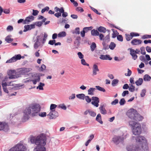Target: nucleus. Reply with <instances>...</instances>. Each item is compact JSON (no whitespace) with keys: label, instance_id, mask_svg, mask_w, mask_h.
I'll use <instances>...</instances> for the list:
<instances>
[{"label":"nucleus","instance_id":"f257e3e1","mask_svg":"<svg viewBox=\"0 0 151 151\" xmlns=\"http://www.w3.org/2000/svg\"><path fill=\"white\" fill-rule=\"evenodd\" d=\"M41 109V106L38 104L34 103L29 105L24 110V118L28 119L29 115H30L32 116L38 115L42 117L45 116L46 115V112H43L39 113Z\"/></svg>","mask_w":151,"mask_h":151},{"label":"nucleus","instance_id":"f03ea898","mask_svg":"<svg viewBox=\"0 0 151 151\" xmlns=\"http://www.w3.org/2000/svg\"><path fill=\"white\" fill-rule=\"evenodd\" d=\"M30 141L32 143H35L37 146H45L46 144V139L45 135H40L36 137H32Z\"/></svg>","mask_w":151,"mask_h":151},{"label":"nucleus","instance_id":"7ed1b4c3","mask_svg":"<svg viewBox=\"0 0 151 151\" xmlns=\"http://www.w3.org/2000/svg\"><path fill=\"white\" fill-rule=\"evenodd\" d=\"M127 115L131 119L136 121H141L143 119L137 111L133 109H131L128 110L127 113Z\"/></svg>","mask_w":151,"mask_h":151},{"label":"nucleus","instance_id":"20e7f679","mask_svg":"<svg viewBox=\"0 0 151 151\" xmlns=\"http://www.w3.org/2000/svg\"><path fill=\"white\" fill-rule=\"evenodd\" d=\"M135 139L137 143L141 145V151H149L146 144L147 140L144 137L141 136H137L135 137Z\"/></svg>","mask_w":151,"mask_h":151},{"label":"nucleus","instance_id":"39448f33","mask_svg":"<svg viewBox=\"0 0 151 151\" xmlns=\"http://www.w3.org/2000/svg\"><path fill=\"white\" fill-rule=\"evenodd\" d=\"M26 150V146L20 142L11 148L8 151H25Z\"/></svg>","mask_w":151,"mask_h":151},{"label":"nucleus","instance_id":"423d86ee","mask_svg":"<svg viewBox=\"0 0 151 151\" xmlns=\"http://www.w3.org/2000/svg\"><path fill=\"white\" fill-rule=\"evenodd\" d=\"M128 151H141V148L139 145L137 144L127 146L126 147Z\"/></svg>","mask_w":151,"mask_h":151},{"label":"nucleus","instance_id":"0eeeda50","mask_svg":"<svg viewBox=\"0 0 151 151\" xmlns=\"http://www.w3.org/2000/svg\"><path fill=\"white\" fill-rule=\"evenodd\" d=\"M124 138L121 136H114L112 138V141L116 145H118L120 142H123Z\"/></svg>","mask_w":151,"mask_h":151},{"label":"nucleus","instance_id":"6e6552de","mask_svg":"<svg viewBox=\"0 0 151 151\" xmlns=\"http://www.w3.org/2000/svg\"><path fill=\"white\" fill-rule=\"evenodd\" d=\"M21 56L20 54L15 55L14 56L10 59L6 61V63H10L16 61L17 60H20L21 58Z\"/></svg>","mask_w":151,"mask_h":151},{"label":"nucleus","instance_id":"1a4fd4ad","mask_svg":"<svg viewBox=\"0 0 151 151\" xmlns=\"http://www.w3.org/2000/svg\"><path fill=\"white\" fill-rule=\"evenodd\" d=\"M133 134L135 135H139L141 132V128L140 125L133 127L132 129Z\"/></svg>","mask_w":151,"mask_h":151},{"label":"nucleus","instance_id":"9d476101","mask_svg":"<svg viewBox=\"0 0 151 151\" xmlns=\"http://www.w3.org/2000/svg\"><path fill=\"white\" fill-rule=\"evenodd\" d=\"M8 129L9 126L7 123L0 122V131L3 130L5 131H7Z\"/></svg>","mask_w":151,"mask_h":151},{"label":"nucleus","instance_id":"9b49d317","mask_svg":"<svg viewBox=\"0 0 151 151\" xmlns=\"http://www.w3.org/2000/svg\"><path fill=\"white\" fill-rule=\"evenodd\" d=\"M92 100L93 101L91 102V104L96 107L99 106V99L97 97L93 96L91 98Z\"/></svg>","mask_w":151,"mask_h":151},{"label":"nucleus","instance_id":"f8f14e48","mask_svg":"<svg viewBox=\"0 0 151 151\" xmlns=\"http://www.w3.org/2000/svg\"><path fill=\"white\" fill-rule=\"evenodd\" d=\"M58 115V113L55 110L51 111L49 114L47 115V116H49V118L50 119L55 118Z\"/></svg>","mask_w":151,"mask_h":151},{"label":"nucleus","instance_id":"ddd939ff","mask_svg":"<svg viewBox=\"0 0 151 151\" xmlns=\"http://www.w3.org/2000/svg\"><path fill=\"white\" fill-rule=\"evenodd\" d=\"M130 55L132 56V58L134 60H136L138 57L137 55H136V53L135 52V50L132 49V48H129Z\"/></svg>","mask_w":151,"mask_h":151},{"label":"nucleus","instance_id":"4468645a","mask_svg":"<svg viewBox=\"0 0 151 151\" xmlns=\"http://www.w3.org/2000/svg\"><path fill=\"white\" fill-rule=\"evenodd\" d=\"M45 146L39 145L37 146L35 148L33 151H45V148L44 147Z\"/></svg>","mask_w":151,"mask_h":151},{"label":"nucleus","instance_id":"2eb2a0df","mask_svg":"<svg viewBox=\"0 0 151 151\" xmlns=\"http://www.w3.org/2000/svg\"><path fill=\"white\" fill-rule=\"evenodd\" d=\"M34 17L32 16L28 17L26 18L24 20L23 24H28L29 22H31L34 20Z\"/></svg>","mask_w":151,"mask_h":151},{"label":"nucleus","instance_id":"dca6fc26","mask_svg":"<svg viewBox=\"0 0 151 151\" xmlns=\"http://www.w3.org/2000/svg\"><path fill=\"white\" fill-rule=\"evenodd\" d=\"M81 37L80 36L77 37L74 42L75 46L77 48L80 45Z\"/></svg>","mask_w":151,"mask_h":151},{"label":"nucleus","instance_id":"f3484780","mask_svg":"<svg viewBox=\"0 0 151 151\" xmlns=\"http://www.w3.org/2000/svg\"><path fill=\"white\" fill-rule=\"evenodd\" d=\"M99 58L102 60H111L112 59V58L109 55H101Z\"/></svg>","mask_w":151,"mask_h":151},{"label":"nucleus","instance_id":"a211bd4d","mask_svg":"<svg viewBox=\"0 0 151 151\" xmlns=\"http://www.w3.org/2000/svg\"><path fill=\"white\" fill-rule=\"evenodd\" d=\"M15 72V71L14 70H11L9 71L8 74V75L9 76V79H15L17 78V77L15 75H12L13 74H14Z\"/></svg>","mask_w":151,"mask_h":151},{"label":"nucleus","instance_id":"6ab92c4d","mask_svg":"<svg viewBox=\"0 0 151 151\" xmlns=\"http://www.w3.org/2000/svg\"><path fill=\"white\" fill-rule=\"evenodd\" d=\"M99 69L98 68V66L96 64H94L93 67V76L97 74V72L99 71Z\"/></svg>","mask_w":151,"mask_h":151},{"label":"nucleus","instance_id":"aec40b11","mask_svg":"<svg viewBox=\"0 0 151 151\" xmlns=\"http://www.w3.org/2000/svg\"><path fill=\"white\" fill-rule=\"evenodd\" d=\"M142 41L137 39H135L132 40L131 43L132 45H138L142 43Z\"/></svg>","mask_w":151,"mask_h":151},{"label":"nucleus","instance_id":"412c9836","mask_svg":"<svg viewBox=\"0 0 151 151\" xmlns=\"http://www.w3.org/2000/svg\"><path fill=\"white\" fill-rule=\"evenodd\" d=\"M40 36H38L37 37L36 41L34 45V48L35 49H37L40 45V42H39L40 39Z\"/></svg>","mask_w":151,"mask_h":151},{"label":"nucleus","instance_id":"4be33fe9","mask_svg":"<svg viewBox=\"0 0 151 151\" xmlns=\"http://www.w3.org/2000/svg\"><path fill=\"white\" fill-rule=\"evenodd\" d=\"M96 89L93 88H90L88 90V94L91 95H93L94 94V92Z\"/></svg>","mask_w":151,"mask_h":151},{"label":"nucleus","instance_id":"5701e85b","mask_svg":"<svg viewBox=\"0 0 151 151\" xmlns=\"http://www.w3.org/2000/svg\"><path fill=\"white\" fill-rule=\"evenodd\" d=\"M99 109L101 114H106L107 111L105 108L103 107V105H101L100 107L99 108Z\"/></svg>","mask_w":151,"mask_h":151},{"label":"nucleus","instance_id":"b1692460","mask_svg":"<svg viewBox=\"0 0 151 151\" xmlns=\"http://www.w3.org/2000/svg\"><path fill=\"white\" fill-rule=\"evenodd\" d=\"M91 34L92 36H97L99 35V32L97 30L95 29H93L91 30Z\"/></svg>","mask_w":151,"mask_h":151},{"label":"nucleus","instance_id":"393cba45","mask_svg":"<svg viewBox=\"0 0 151 151\" xmlns=\"http://www.w3.org/2000/svg\"><path fill=\"white\" fill-rule=\"evenodd\" d=\"M98 31L100 32L105 33L107 31L106 29L102 26L99 27L98 29Z\"/></svg>","mask_w":151,"mask_h":151},{"label":"nucleus","instance_id":"a878e982","mask_svg":"<svg viewBox=\"0 0 151 151\" xmlns=\"http://www.w3.org/2000/svg\"><path fill=\"white\" fill-rule=\"evenodd\" d=\"M96 120L98 122L100 123L101 124H103V122L101 120V114H99L97 116Z\"/></svg>","mask_w":151,"mask_h":151},{"label":"nucleus","instance_id":"bb28decb","mask_svg":"<svg viewBox=\"0 0 151 151\" xmlns=\"http://www.w3.org/2000/svg\"><path fill=\"white\" fill-rule=\"evenodd\" d=\"M143 82V80L142 78H139L138 80L136 81L135 83L137 86L141 85Z\"/></svg>","mask_w":151,"mask_h":151},{"label":"nucleus","instance_id":"cd10ccee","mask_svg":"<svg viewBox=\"0 0 151 151\" xmlns=\"http://www.w3.org/2000/svg\"><path fill=\"white\" fill-rule=\"evenodd\" d=\"M129 90L131 92H133L135 90V87L132 84H129Z\"/></svg>","mask_w":151,"mask_h":151},{"label":"nucleus","instance_id":"c85d7f7f","mask_svg":"<svg viewBox=\"0 0 151 151\" xmlns=\"http://www.w3.org/2000/svg\"><path fill=\"white\" fill-rule=\"evenodd\" d=\"M110 41L109 33L103 39V42H109Z\"/></svg>","mask_w":151,"mask_h":151},{"label":"nucleus","instance_id":"c756f323","mask_svg":"<svg viewBox=\"0 0 151 151\" xmlns=\"http://www.w3.org/2000/svg\"><path fill=\"white\" fill-rule=\"evenodd\" d=\"M76 97L80 99L84 100L85 96V95L84 94L81 93L77 94Z\"/></svg>","mask_w":151,"mask_h":151},{"label":"nucleus","instance_id":"7c9ffc66","mask_svg":"<svg viewBox=\"0 0 151 151\" xmlns=\"http://www.w3.org/2000/svg\"><path fill=\"white\" fill-rule=\"evenodd\" d=\"M151 79V77L148 74H146L144 76L143 79L145 81H149Z\"/></svg>","mask_w":151,"mask_h":151},{"label":"nucleus","instance_id":"2f4dec72","mask_svg":"<svg viewBox=\"0 0 151 151\" xmlns=\"http://www.w3.org/2000/svg\"><path fill=\"white\" fill-rule=\"evenodd\" d=\"M108 42H103L102 45L103 46V50H108L109 49V46L107 44Z\"/></svg>","mask_w":151,"mask_h":151},{"label":"nucleus","instance_id":"473e14b6","mask_svg":"<svg viewBox=\"0 0 151 151\" xmlns=\"http://www.w3.org/2000/svg\"><path fill=\"white\" fill-rule=\"evenodd\" d=\"M129 125L132 126L133 128L136 126H137L138 125V123H137L136 122L133 121H129Z\"/></svg>","mask_w":151,"mask_h":151},{"label":"nucleus","instance_id":"72a5a7b5","mask_svg":"<svg viewBox=\"0 0 151 151\" xmlns=\"http://www.w3.org/2000/svg\"><path fill=\"white\" fill-rule=\"evenodd\" d=\"M54 10L56 12H59L60 13H63L64 12V10L62 8L60 9L57 7H55L54 8Z\"/></svg>","mask_w":151,"mask_h":151},{"label":"nucleus","instance_id":"f704fd0d","mask_svg":"<svg viewBox=\"0 0 151 151\" xmlns=\"http://www.w3.org/2000/svg\"><path fill=\"white\" fill-rule=\"evenodd\" d=\"M116 44L114 42H111L109 46V48L111 50H113L116 47Z\"/></svg>","mask_w":151,"mask_h":151},{"label":"nucleus","instance_id":"c9c22d12","mask_svg":"<svg viewBox=\"0 0 151 151\" xmlns=\"http://www.w3.org/2000/svg\"><path fill=\"white\" fill-rule=\"evenodd\" d=\"M119 80L117 79L113 80L112 81V85L113 86H115L117 85L119 82Z\"/></svg>","mask_w":151,"mask_h":151},{"label":"nucleus","instance_id":"e433bc0d","mask_svg":"<svg viewBox=\"0 0 151 151\" xmlns=\"http://www.w3.org/2000/svg\"><path fill=\"white\" fill-rule=\"evenodd\" d=\"M66 35L65 32H60L58 35V36L59 37H64Z\"/></svg>","mask_w":151,"mask_h":151},{"label":"nucleus","instance_id":"4c0bfd02","mask_svg":"<svg viewBox=\"0 0 151 151\" xmlns=\"http://www.w3.org/2000/svg\"><path fill=\"white\" fill-rule=\"evenodd\" d=\"M96 47V43L95 42H92L90 46L91 50L92 51H93Z\"/></svg>","mask_w":151,"mask_h":151},{"label":"nucleus","instance_id":"58836bf2","mask_svg":"<svg viewBox=\"0 0 151 151\" xmlns=\"http://www.w3.org/2000/svg\"><path fill=\"white\" fill-rule=\"evenodd\" d=\"M125 35L126 40L127 41H130L132 38L131 34L129 35L128 34H125Z\"/></svg>","mask_w":151,"mask_h":151},{"label":"nucleus","instance_id":"ea45409f","mask_svg":"<svg viewBox=\"0 0 151 151\" xmlns=\"http://www.w3.org/2000/svg\"><path fill=\"white\" fill-rule=\"evenodd\" d=\"M93 27L92 26L89 27H84L83 29L84 30L85 32H88L89 31L93 29Z\"/></svg>","mask_w":151,"mask_h":151},{"label":"nucleus","instance_id":"a19ab883","mask_svg":"<svg viewBox=\"0 0 151 151\" xmlns=\"http://www.w3.org/2000/svg\"><path fill=\"white\" fill-rule=\"evenodd\" d=\"M5 40L7 42L10 43L12 41L13 39L11 38L10 36H8L6 37Z\"/></svg>","mask_w":151,"mask_h":151},{"label":"nucleus","instance_id":"79ce46f5","mask_svg":"<svg viewBox=\"0 0 151 151\" xmlns=\"http://www.w3.org/2000/svg\"><path fill=\"white\" fill-rule=\"evenodd\" d=\"M45 86V84L43 83H40V85L38 86H37V89H39L40 90H42L43 89V87Z\"/></svg>","mask_w":151,"mask_h":151},{"label":"nucleus","instance_id":"37998d69","mask_svg":"<svg viewBox=\"0 0 151 151\" xmlns=\"http://www.w3.org/2000/svg\"><path fill=\"white\" fill-rule=\"evenodd\" d=\"M96 87L97 90L99 91H103V92H105L106 91L104 88L99 86H96Z\"/></svg>","mask_w":151,"mask_h":151},{"label":"nucleus","instance_id":"c03bdc74","mask_svg":"<svg viewBox=\"0 0 151 151\" xmlns=\"http://www.w3.org/2000/svg\"><path fill=\"white\" fill-rule=\"evenodd\" d=\"M126 103V101L124 98L121 99L119 102V103L120 105L122 106L124 105Z\"/></svg>","mask_w":151,"mask_h":151},{"label":"nucleus","instance_id":"a18cd8bd","mask_svg":"<svg viewBox=\"0 0 151 151\" xmlns=\"http://www.w3.org/2000/svg\"><path fill=\"white\" fill-rule=\"evenodd\" d=\"M24 29L23 30L24 32H26L29 30H31L29 25H27L24 26Z\"/></svg>","mask_w":151,"mask_h":151},{"label":"nucleus","instance_id":"49530a36","mask_svg":"<svg viewBox=\"0 0 151 151\" xmlns=\"http://www.w3.org/2000/svg\"><path fill=\"white\" fill-rule=\"evenodd\" d=\"M146 92V90L145 89H143L142 90L140 96L141 97H143L145 95Z\"/></svg>","mask_w":151,"mask_h":151},{"label":"nucleus","instance_id":"de8ad7c7","mask_svg":"<svg viewBox=\"0 0 151 151\" xmlns=\"http://www.w3.org/2000/svg\"><path fill=\"white\" fill-rule=\"evenodd\" d=\"M117 40L120 42H122L123 41V37L122 35H118L117 36Z\"/></svg>","mask_w":151,"mask_h":151},{"label":"nucleus","instance_id":"09e8293b","mask_svg":"<svg viewBox=\"0 0 151 151\" xmlns=\"http://www.w3.org/2000/svg\"><path fill=\"white\" fill-rule=\"evenodd\" d=\"M141 53L143 55L146 54V52L145 50V48L143 47H142L140 48Z\"/></svg>","mask_w":151,"mask_h":151},{"label":"nucleus","instance_id":"8fccbe9b","mask_svg":"<svg viewBox=\"0 0 151 151\" xmlns=\"http://www.w3.org/2000/svg\"><path fill=\"white\" fill-rule=\"evenodd\" d=\"M85 98L87 103H90L92 99L90 98L88 96H85Z\"/></svg>","mask_w":151,"mask_h":151},{"label":"nucleus","instance_id":"3c124183","mask_svg":"<svg viewBox=\"0 0 151 151\" xmlns=\"http://www.w3.org/2000/svg\"><path fill=\"white\" fill-rule=\"evenodd\" d=\"M81 63L83 65L87 66H88L89 65L88 64L86 63L85 60L83 59H82L81 60Z\"/></svg>","mask_w":151,"mask_h":151},{"label":"nucleus","instance_id":"603ef678","mask_svg":"<svg viewBox=\"0 0 151 151\" xmlns=\"http://www.w3.org/2000/svg\"><path fill=\"white\" fill-rule=\"evenodd\" d=\"M58 107L59 108H61L65 110L66 109V106L63 104H60L58 106Z\"/></svg>","mask_w":151,"mask_h":151},{"label":"nucleus","instance_id":"864d4df0","mask_svg":"<svg viewBox=\"0 0 151 151\" xmlns=\"http://www.w3.org/2000/svg\"><path fill=\"white\" fill-rule=\"evenodd\" d=\"M119 33L117 30H116L115 32H114L112 34V38H115L116 36V35L119 34Z\"/></svg>","mask_w":151,"mask_h":151},{"label":"nucleus","instance_id":"5fc2aeb1","mask_svg":"<svg viewBox=\"0 0 151 151\" xmlns=\"http://www.w3.org/2000/svg\"><path fill=\"white\" fill-rule=\"evenodd\" d=\"M89 114L91 116L93 117H94L96 115V113L93 111L91 110H90Z\"/></svg>","mask_w":151,"mask_h":151},{"label":"nucleus","instance_id":"6e6d98bb","mask_svg":"<svg viewBox=\"0 0 151 151\" xmlns=\"http://www.w3.org/2000/svg\"><path fill=\"white\" fill-rule=\"evenodd\" d=\"M49 9V7L48 6H46L44 9H42L41 10L42 13H44L45 11H47Z\"/></svg>","mask_w":151,"mask_h":151},{"label":"nucleus","instance_id":"4d7b16f0","mask_svg":"<svg viewBox=\"0 0 151 151\" xmlns=\"http://www.w3.org/2000/svg\"><path fill=\"white\" fill-rule=\"evenodd\" d=\"M128 73H125V75L126 76H130L132 74L131 71L129 68L127 69Z\"/></svg>","mask_w":151,"mask_h":151},{"label":"nucleus","instance_id":"13d9d810","mask_svg":"<svg viewBox=\"0 0 151 151\" xmlns=\"http://www.w3.org/2000/svg\"><path fill=\"white\" fill-rule=\"evenodd\" d=\"M76 97L75 94L72 93L70 96L69 97V100H72L75 99Z\"/></svg>","mask_w":151,"mask_h":151},{"label":"nucleus","instance_id":"bf43d9fd","mask_svg":"<svg viewBox=\"0 0 151 151\" xmlns=\"http://www.w3.org/2000/svg\"><path fill=\"white\" fill-rule=\"evenodd\" d=\"M130 34H131L132 38L134 36H138L139 35L138 33L133 32H131Z\"/></svg>","mask_w":151,"mask_h":151},{"label":"nucleus","instance_id":"052dcab7","mask_svg":"<svg viewBox=\"0 0 151 151\" xmlns=\"http://www.w3.org/2000/svg\"><path fill=\"white\" fill-rule=\"evenodd\" d=\"M118 100L117 99H116L111 102V104L112 105H115L118 104Z\"/></svg>","mask_w":151,"mask_h":151},{"label":"nucleus","instance_id":"680f3d73","mask_svg":"<svg viewBox=\"0 0 151 151\" xmlns=\"http://www.w3.org/2000/svg\"><path fill=\"white\" fill-rule=\"evenodd\" d=\"M129 93V92L128 91H124L122 93V96L123 97L127 95Z\"/></svg>","mask_w":151,"mask_h":151},{"label":"nucleus","instance_id":"e2e57ef3","mask_svg":"<svg viewBox=\"0 0 151 151\" xmlns=\"http://www.w3.org/2000/svg\"><path fill=\"white\" fill-rule=\"evenodd\" d=\"M78 55V56L79 58L81 59H83L84 56L83 55L82 53L81 52H78L77 54Z\"/></svg>","mask_w":151,"mask_h":151},{"label":"nucleus","instance_id":"0e129e2a","mask_svg":"<svg viewBox=\"0 0 151 151\" xmlns=\"http://www.w3.org/2000/svg\"><path fill=\"white\" fill-rule=\"evenodd\" d=\"M57 106L55 104H52L50 106V109L51 111L53 110V109H55L56 107Z\"/></svg>","mask_w":151,"mask_h":151},{"label":"nucleus","instance_id":"69168bd1","mask_svg":"<svg viewBox=\"0 0 151 151\" xmlns=\"http://www.w3.org/2000/svg\"><path fill=\"white\" fill-rule=\"evenodd\" d=\"M150 38H151V35H145L142 36V38L143 39Z\"/></svg>","mask_w":151,"mask_h":151},{"label":"nucleus","instance_id":"338daca9","mask_svg":"<svg viewBox=\"0 0 151 151\" xmlns=\"http://www.w3.org/2000/svg\"><path fill=\"white\" fill-rule=\"evenodd\" d=\"M76 10L77 11H80L81 12H82L84 11L83 9L80 7H78L76 8Z\"/></svg>","mask_w":151,"mask_h":151},{"label":"nucleus","instance_id":"774afa93","mask_svg":"<svg viewBox=\"0 0 151 151\" xmlns=\"http://www.w3.org/2000/svg\"><path fill=\"white\" fill-rule=\"evenodd\" d=\"M42 24V22H37L35 23V25L39 27H40Z\"/></svg>","mask_w":151,"mask_h":151}]
</instances>
